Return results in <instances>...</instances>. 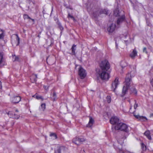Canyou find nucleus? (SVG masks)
Returning <instances> with one entry per match:
<instances>
[{
	"label": "nucleus",
	"instance_id": "f257e3e1",
	"mask_svg": "<svg viewBox=\"0 0 153 153\" xmlns=\"http://www.w3.org/2000/svg\"><path fill=\"white\" fill-rule=\"evenodd\" d=\"M110 67L109 63L106 60L102 61L100 64L98 74L102 79L106 80L109 79L110 75L108 70Z\"/></svg>",
	"mask_w": 153,
	"mask_h": 153
},
{
	"label": "nucleus",
	"instance_id": "f03ea898",
	"mask_svg": "<svg viewBox=\"0 0 153 153\" xmlns=\"http://www.w3.org/2000/svg\"><path fill=\"white\" fill-rule=\"evenodd\" d=\"M115 129L116 130H120L126 132H128V126L125 123H119L115 127Z\"/></svg>",
	"mask_w": 153,
	"mask_h": 153
},
{
	"label": "nucleus",
	"instance_id": "7ed1b4c3",
	"mask_svg": "<svg viewBox=\"0 0 153 153\" xmlns=\"http://www.w3.org/2000/svg\"><path fill=\"white\" fill-rule=\"evenodd\" d=\"M126 138V137L124 136L121 139H118V140H117V141L120 145V147H117V149H118V151H119L120 153H133L129 151H126L122 150V145L123 143L124 139Z\"/></svg>",
	"mask_w": 153,
	"mask_h": 153
},
{
	"label": "nucleus",
	"instance_id": "20e7f679",
	"mask_svg": "<svg viewBox=\"0 0 153 153\" xmlns=\"http://www.w3.org/2000/svg\"><path fill=\"white\" fill-rule=\"evenodd\" d=\"M55 153H68V149L63 146H58L55 150Z\"/></svg>",
	"mask_w": 153,
	"mask_h": 153
},
{
	"label": "nucleus",
	"instance_id": "39448f33",
	"mask_svg": "<svg viewBox=\"0 0 153 153\" xmlns=\"http://www.w3.org/2000/svg\"><path fill=\"white\" fill-rule=\"evenodd\" d=\"M132 81L131 78V74L130 73H128L126 77L124 85L126 86L130 87Z\"/></svg>",
	"mask_w": 153,
	"mask_h": 153
},
{
	"label": "nucleus",
	"instance_id": "423d86ee",
	"mask_svg": "<svg viewBox=\"0 0 153 153\" xmlns=\"http://www.w3.org/2000/svg\"><path fill=\"white\" fill-rule=\"evenodd\" d=\"M85 141V140L83 138H79L76 137L73 139V142L74 143L77 145H79L82 144L83 142Z\"/></svg>",
	"mask_w": 153,
	"mask_h": 153
},
{
	"label": "nucleus",
	"instance_id": "0eeeda50",
	"mask_svg": "<svg viewBox=\"0 0 153 153\" xmlns=\"http://www.w3.org/2000/svg\"><path fill=\"white\" fill-rule=\"evenodd\" d=\"M79 69V74L81 79L84 78L86 75L85 71L80 66Z\"/></svg>",
	"mask_w": 153,
	"mask_h": 153
},
{
	"label": "nucleus",
	"instance_id": "6e6552de",
	"mask_svg": "<svg viewBox=\"0 0 153 153\" xmlns=\"http://www.w3.org/2000/svg\"><path fill=\"white\" fill-rule=\"evenodd\" d=\"M119 84L118 79L117 78H116L112 84V89L114 92H115V90L117 88Z\"/></svg>",
	"mask_w": 153,
	"mask_h": 153
},
{
	"label": "nucleus",
	"instance_id": "1a4fd4ad",
	"mask_svg": "<svg viewBox=\"0 0 153 153\" xmlns=\"http://www.w3.org/2000/svg\"><path fill=\"white\" fill-rule=\"evenodd\" d=\"M21 98L20 96H14L11 98V102L14 103H18L21 100Z\"/></svg>",
	"mask_w": 153,
	"mask_h": 153
},
{
	"label": "nucleus",
	"instance_id": "9d476101",
	"mask_svg": "<svg viewBox=\"0 0 153 153\" xmlns=\"http://www.w3.org/2000/svg\"><path fill=\"white\" fill-rule=\"evenodd\" d=\"M119 119L117 117H113L111 118L110 121L111 124L117 125L119 123Z\"/></svg>",
	"mask_w": 153,
	"mask_h": 153
},
{
	"label": "nucleus",
	"instance_id": "9b49d317",
	"mask_svg": "<svg viewBox=\"0 0 153 153\" xmlns=\"http://www.w3.org/2000/svg\"><path fill=\"white\" fill-rule=\"evenodd\" d=\"M125 19V16L124 15L122 14V16L119 17L117 21V25H120L122 22H123Z\"/></svg>",
	"mask_w": 153,
	"mask_h": 153
},
{
	"label": "nucleus",
	"instance_id": "f8f14e48",
	"mask_svg": "<svg viewBox=\"0 0 153 153\" xmlns=\"http://www.w3.org/2000/svg\"><path fill=\"white\" fill-rule=\"evenodd\" d=\"M122 14L124 15V11L121 10L119 11L117 9H116L114 11V15L116 16H122Z\"/></svg>",
	"mask_w": 153,
	"mask_h": 153
},
{
	"label": "nucleus",
	"instance_id": "ddd939ff",
	"mask_svg": "<svg viewBox=\"0 0 153 153\" xmlns=\"http://www.w3.org/2000/svg\"><path fill=\"white\" fill-rule=\"evenodd\" d=\"M115 25L113 24L110 25L107 28V30L109 33L112 32L114 30Z\"/></svg>",
	"mask_w": 153,
	"mask_h": 153
},
{
	"label": "nucleus",
	"instance_id": "4468645a",
	"mask_svg": "<svg viewBox=\"0 0 153 153\" xmlns=\"http://www.w3.org/2000/svg\"><path fill=\"white\" fill-rule=\"evenodd\" d=\"M94 123V120L93 118L91 117H89V121L88 124L86 125V127H91Z\"/></svg>",
	"mask_w": 153,
	"mask_h": 153
},
{
	"label": "nucleus",
	"instance_id": "2eb2a0df",
	"mask_svg": "<svg viewBox=\"0 0 153 153\" xmlns=\"http://www.w3.org/2000/svg\"><path fill=\"white\" fill-rule=\"evenodd\" d=\"M128 35V32H127L124 33L121 36V39L123 40H124L126 43H127V42H128V40H126V38L127 36Z\"/></svg>",
	"mask_w": 153,
	"mask_h": 153
},
{
	"label": "nucleus",
	"instance_id": "dca6fc26",
	"mask_svg": "<svg viewBox=\"0 0 153 153\" xmlns=\"http://www.w3.org/2000/svg\"><path fill=\"white\" fill-rule=\"evenodd\" d=\"M137 52L135 49H134L133 50L132 52L130 54V56L132 59H134L135 57L137 56Z\"/></svg>",
	"mask_w": 153,
	"mask_h": 153
},
{
	"label": "nucleus",
	"instance_id": "f3484780",
	"mask_svg": "<svg viewBox=\"0 0 153 153\" xmlns=\"http://www.w3.org/2000/svg\"><path fill=\"white\" fill-rule=\"evenodd\" d=\"M134 116L136 118L139 119V120H142L143 121H145V120H147V119L146 118V117H143V116H140L139 115H134Z\"/></svg>",
	"mask_w": 153,
	"mask_h": 153
},
{
	"label": "nucleus",
	"instance_id": "a211bd4d",
	"mask_svg": "<svg viewBox=\"0 0 153 153\" xmlns=\"http://www.w3.org/2000/svg\"><path fill=\"white\" fill-rule=\"evenodd\" d=\"M150 132L149 131H146L144 133V135L146 136L147 138L149 140L151 139V137L150 135Z\"/></svg>",
	"mask_w": 153,
	"mask_h": 153
},
{
	"label": "nucleus",
	"instance_id": "6ab92c4d",
	"mask_svg": "<svg viewBox=\"0 0 153 153\" xmlns=\"http://www.w3.org/2000/svg\"><path fill=\"white\" fill-rule=\"evenodd\" d=\"M129 87L128 86H126L125 85H124L122 93L124 95L126 94Z\"/></svg>",
	"mask_w": 153,
	"mask_h": 153
},
{
	"label": "nucleus",
	"instance_id": "aec40b11",
	"mask_svg": "<svg viewBox=\"0 0 153 153\" xmlns=\"http://www.w3.org/2000/svg\"><path fill=\"white\" fill-rule=\"evenodd\" d=\"M37 75L36 74L34 75H33L31 77V79H33V82H36L37 78Z\"/></svg>",
	"mask_w": 153,
	"mask_h": 153
},
{
	"label": "nucleus",
	"instance_id": "412c9836",
	"mask_svg": "<svg viewBox=\"0 0 153 153\" xmlns=\"http://www.w3.org/2000/svg\"><path fill=\"white\" fill-rule=\"evenodd\" d=\"M108 11L106 9H102L100 11V14H107Z\"/></svg>",
	"mask_w": 153,
	"mask_h": 153
},
{
	"label": "nucleus",
	"instance_id": "4be33fe9",
	"mask_svg": "<svg viewBox=\"0 0 153 153\" xmlns=\"http://www.w3.org/2000/svg\"><path fill=\"white\" fill-rule=\"evenodd\" d=\"M120 65L122 68H123L127 65V63L125 61H122L120 63Z\"/></svg>",
	"mask_w": 153,
	"mask_h": 153
},
{
	"label": "nucleus",
	"instance_id": "5701e85b",
	"mask_svg": "<svg viewBox=\"0 0 153 153\" xmlns=\"http://www.w3.org/2000/svg\"><path fill=\"white\" fill-rule=\"evenodd\" d=\"M71 49L72 50V53L73 54L75 55V51L76 50V45H74L72 46Z\"/></svg>",
	"mask_w": 153,
	"mask_h": 153
},
{
	"label": "nucleus",
	"instance_id": "b1692460",
	"mask_svg": "<svg viewBox=\"0 0 153 153\" xmlns=\"http://www.w3.org/2000/svg\"><path fill=\"white\" fill-rule=\"evenodd\" d=\"M141 147L143 151H144L146 150V146L143 143H141Z\"/></svg>",
	"mask_w": 153,
	"mask_h": 153
},
{
	"label": "nucleus",
	"instance_id": "393cba45",
	"mask_svg": "<svg viewBox=\"0 0 153 153\" xmlns=\"http://www.w3.org/2000/svg\"><path fill=\"white\" fill-rule=\"evenodd\" d=\"M50 136L51 137H52V138L53 139H56L57 138V135L55 133H51L50 134Z\"/></svg>",
	"mask_w": 153,
	"mask_h": 153
},
{
	"label": "nucleus",
	"instance_id": "a878e982",
	"mask_svg": "<svg viewBox=\"0 0 153 153\" xmlns=\"http://www.w3.org/2000/svg\"><path fill=\"white\" fill-rule=\"evenodd\" d=\"M15 36H16V41L17 42L16 45L17 46L19 45V38L17 34L15 35Z\"/></svg>",
	"mask_w": 153,
	"mask_h": 153
},
{
	"label": "nucleus",
	"instance_id": "bb28decb",
	"mask_svg": "<svg viewBox=\"0 0 153 153\" xmlns=\"http://www.w3.org/2000/svg\"><path fill=\"white\" fill-rule=\"evenodd\" d=\"M4 37V31L0 29V38L2 39Z\"/></svg>",
	"mask_w": 153,
	"mask_h": 153
},
{
	"label": "nucleus",
	"instance_id": "cd10ccee",
	"mask_svg": "<svg viewBox=\"0 0 153 153\" xmlns=\"http://www.w3.org/2000/svg\"><path fill=\"white\" fill-rule=\"evenodd\" d=\"M19 114H14L13 116H10V118H13L15 119H18L19 118Z\"/></svg>",
	"mask_w": 153,
	"mask_h": 153
},
{
	"label": "nucleus",
	"instance_id": "c85d7f7f",
	"mask_svg": "<svg viewBox=\"0 0 153 153\" xmlns=\"http://www.w3.org/2000/svg\"><path fill=\"white\" fill-rule=\"evenodd\" d=\"M130 90L132 93H134V94L136 95H137V91L135 88H131Z\"/></svg>",
	"mask_w": 153,
	"mask_h": 153
},
{
	"label": "nucleus",
	"instance_id": "c756f323",
	"mask_svg": "<svg viewBox=\"0 0 153 153\" xmlns=\"http://www.w3.org/2000/svg\"><path fill=\"white\" fill-rule=\"evenodd\" d=\"M36 98L37 100H41L42 101H43L44 100L43 98L41 96L36 95Z\"/></svg>",
	"mask_w": 153,
	"mask_h": 153
},
{
	"label": "nucleus",
	"instance_id": "7c9ffc66",
	"mask_svg": "<svg viewBox=\"0 0 153 153\" xmlns=\"http://www.w3.org/2000/svg\"><path fill=\"white\" fill-rule=\"evenodd\" d=\"M23 17L24 19H31L29 16L27 14H24L23 16ZM33 21V19H32Z\"/></svg>",
	"mask_w": 153,
	"mask_h": 153
},
{
	"label": "nucleus",
	"instance_id": "2f4dec72",
	"mask_svg": "<svg viewBox=\"0 0 153 153\" xmlns=\"http://www.w3.org/2000/svg\"><path fill=\"white\" fill-rule=\"evenodd\" d=\"M41 106L42 110L44 111V110L45 109L46 107L45 104V103L42 104H41Z\"/></svg>",
	"mask_w": 153,
	"mask_h": 153
},
{
	"label": "nucleus",
	"instance_id": "473e14b6",
	"mask_svg": "<svg viewBox=\"0 0 153 153\" xmlns=\"http://www.w3.org/2000/svg\"><path fill=\"white\" fill-rule=\"evenodd\" d=\"M107 101L108 103H110L111 102V97L109 96H107L106 98Z\"/></svg>",
	"mask_w": 153,
	"mask_h": 153
},
{
	"label": "nucleus",
	"instance_id": "72a5a7b5",
	"mask_svg": "<svg viewBox=\"0 0 153 153\" xmlns=\"http://www.w3.org/2000/svg\"><path fill=\"white\" fill-rule=\"evenodd\" d=\"M14 61H19V58L18 57L14 56L13 57Z\"/></svg>",
	"mask_w": 153,
	"mask_h": 153
},
{
	"label": "nucleus",
	"instance_id": "f704fd0d",
	"mask_svg": "<svg viewBox=\"0 0 153 153\" xmlns=\"http://www.w3.org/2000/svg\"><path fill=\"white\" fill-rule=\"evenodd\" d=\"M3 55L0 53V64L3 61Z\"/></svg>",
	"mask_w": 153,
	"mask_h": 153
},
{
	"label": "nucleus",
	"instance_id": "c9c22d12",
	"mask_svg": "<svg viewBox=\"0 0 153 153\" xmlns=\"http://www.w3.org/2000/svg\"><path fill=\"white\" fill-rule=\"evenodd\" d=\"M58 25H59V28L61 30H63V27L62 26L61 24L59 23L58 24Z\"/></svg>",
	"mask_w": 153,
	"mask_h": 153
},
{
	"label": "nucleus",
	"instance_id": "e433bc0d",
	"mask_svg": "<svg viewBox=\"0 0 153 153\" xmlns=\"http://www.w3.org/2000/svg\"><path fill=\"white\" fill-rule=\"evenodd\" d=\"M68 17H70L71 18V19H73L74 20H75V19L74 18V17L71 16L70 14L69 13L68 14Z\"/></svg>",
	"mask_w": 153,
	"mask_h": 153
},
{
	"label": "nucleus",
	"instance_id": "4c0bfd02",
	"mask_svg": "<svg viewBox=\"0 0 153 153\" xmlns=\"http://www.w3.org/2000/svg\"><path fill=\"white\" fill-rule=\"evenodd\" d=\"M53 100L54 101H55V100L56 98V93L55 92L53 93Z\"/></svg>",
	"mask_w": 153,
	"mask_h": 153
},
{
	"label": "nucleus",
	"instance_id": "58836bf2",
	"mask_svg": "<svg viewBox=\"0 0 153 153\" xmlns=\"http://www.w3.org/2000/svg\"><path fill=\"white\" fill-rule=\"evenodd\" d=\"M135 103L134 105V108L135 109H136L137 108L138 106V104L136 103V102L135 100Z\"/></svg>",
	"mask_w": 153,
	"mask_h": 153
},
{
	"label": "nucleus",
	"instance_id": "ea45409f",
	"mask_svg": "<svg viewBox=\"0 0 153 153\" xmlns=\"http://www.w3.org/2000/svg\"><path fill=\"white\" fill-rule=\"evenodd\" d=\"M143 52H145L147 54V51L146 48L144 47L143 48Z\"/></svg>",
	"mask_w": 153,
	"mask_h": 153
},
{
	"label": "nucleus",
	"instance_id": "a19ab883",
	"mask_svg": "<svg viewBox=\"0 0 153 153\" xmlns=\"http://www.w3.org/2000/svg\"><path fill=\"white\" fill-rule=\"evenodd\" d=\"M13 114H14L10 112H9L8 113V115L10 117V116H13Z\"/></svg>",
	"mask_w": 153,
	"mask_h": 153
},
{
	"label": "nucleus",
	"instance_id": "79ce46f5",
	"mask_svg": "<svg viewBox=\"0 0 153 153\" xmlns=\"http://www.w3.org/2000/svg\"><path fill=\"white\" fill-rule=\"evenodd\" d=\"M150 82L151 85L153 87V78L151 80Z\"/></svg>",
	"mask_w": 153,
	"mask_h": 153
},
{
	"label": "nucleus",
	"instance_id": "37998d69",
	"mask_svg": "<svg viewBox=\"0 0 153 153\" xmlns=\"http://www.w3.org/2000/svg\"><path fill=\"white\" fill-rule=\"evenodd\" d=\"M44 87L45 90H47L48 89V86H44Z\"/></svg>",
	"mask_w": 153,
	"mask_h": 153
},
{
	"label": "nucleus",
	"instance_id": "c03bdc74",
	"mask_svg": "<svg viewBox=\"0 0 153 153\" xmlns=\"http://www.w3.org/2000/svg\"><path fill=\"white\" fill-rule=\"evenodd\" d=\"M2 88V84H1V81H0V89H1Z\"/></svg>",
	"mask_w": 153,
	"mask_h": 153
},
{
	"label": "nucleus",
	"instance_id": "a18cd8bd",
	"mask_svg": "<svg viewBox=\"0 0 153 153\" xmlns=\"http://www.w3.org/2000/svg\"><path fill=\"white\" fill-rule=\"evenodd\" d=\"M36 95H34L32 97H36Z\"/></svg>",
	"mask_w": 153,
	"mask_h": 153
},
{
	"label": "nucleus",
	"instance_id": "49530a36",
	"mask_svg": "<svg viewBox=\"0 0 153 153\" xmlns=\"http://www.w3.org/2000/svg\"><path fill=\"white\" fill-rule=\"evenodd\" d=\"M150 116L151 117L153 116V114H151L150 115Z\"/></svg>",
	"mask_w": 153,
	"mask_h": 153
},
{
	"label": "nucleus",
	"instance_id": "de8ad7c7",
	"mask_svg": "<svg viewBox=\"0 0 153 153\" xmlns=\"http://www.w3.org/2000/svg\"><path fill=\"white\" fill-rule=\"evenodd\" d=\"M67 7V8H69L70 9H72L71 8H69V7Z\"/></svg>",
	"mask_w": 153,
	"mask_h": 153
},
{
	"label": "nucleus",
	"instance_id": "09e8293b",
	"mask_svg": "<svg viewBox=\"0 0 153 153\" xmlns=\"http://www.w3.org/2000/svg\"><path fill=\"white\" fill-rule=\"evenodd\" d=\"M16 112H18V111L17 110H16Z\"/></svg>",
	"mask_w": 153,
	"mask_h": 153
},
{
	"label": "nucleus",
	"instance_id": "8fccbe9b",
	"mask_svg": "<svg viewBox=\"0 0 153 153\" xmlns=\"http://www.w3.org/2000/svg\"><path fill=\"white\" fill-rule=\"evenodd\" d=\"M116 46L117 47V44H116Z\"/></svg>",
	"mask_w": 153,
	"mask_h": 153
},
{
	"label": "nucleus",
	"instance_id": "3c124183",
	"mask_svg": "<svg viewBox=\"0 0 153 153\" xmlns=\"http://www.w3.org/2000/svg\"><path fill=\"white\" fill-rule=\"evenodd\" d=\"M130 109H131V108H130Z\"/></svg>",
	"mask_w": 153,
	"mask_h": 153
},
{
	"label": "nucleus",
	"instance_id": "603ef678",
	"mask_svg": "<svg viewBox=\"0 0 153 153\" xmlns=\"http://www.w3.org/2000/svg\"><path fill=\"white\" fill-rule=\"evenodd\" d=\"M30 1H31L32 0H29Z\"/></svg>",
	"mask_w": 153,
	"mask_h": 153
}]
</instances>
